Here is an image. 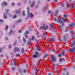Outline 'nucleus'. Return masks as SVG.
Returning <instances> with one entry per match:
<instances>
[{
    "mask_svg": "<svg viewBox=\"0 0 75 75\" xmlns=\"http://www.w3.org/2000/svg\"><path fill=\"white\" fill-rule=\"evenodd\" d=\"M20 54H16V56L17 57H20Z\"/></svg>",
    "mask_w": 75,
    "mask_h": 75,
    "instance_id": "obj_29",
    "label": "nucleus"
},
{
    "mask_svg": "<svg viewBox=\"0 0 75 75\" xmlns=\"http://www.w3.org/2000/svg\"><path fill=\"white\" fill-rule=\"evenodd\" d=\"M60 29H61V30H62V28H60Z\"/></svg>",
    "mask_w": 75,
    "mask_h": 75,
    "instance_id": "obj_64",
    "label": "nucleus"
},
{
    "mask_svg": "<svg viewBox=\"0 0 75 75\" xmlns=\"http://www.w3.org/2000/svg\"><path fill=\"white\" fill-rule=\"evenodd\" d=\"M69 73H68V72H67V75H69Z\"/></svg>",
    "mask_w": 75,
    "mask_h": 75,
    "instance_id": "obj_49",
    "label": "nucleus"
},
{
    "mask_svg": "<svg viewBox=\"0 0 75 75\" xmlns=\"http://www.w3.org/2000/svg\"><path fill=\"white\" fill-rule=\"evenodd\" d=\"M30 44V42H28V45H29Z\"/></svg>",
    "mask_w": 75,
    "mask_h": 75,
    "instance_id": "obj_31",
    "label": "nucleus"
},
{
    "mask_svg": "<svg viewBox=\"0 0 75 75\" xmlns=\"http://www.w3.org/2000/svg\"><path fill=\"white\" fill-rule=\"evenodd\" d=\"M52 60L51 61L52 62H55V61H56V59H55V58L54 57V55H52Z\"/></svg>",
    "mask_w": 75,
    "mask_h": 75,
    "instance_id": "obj_7",
    "label": "nucleus"
},
{
    "mask_svg": "<svg viewBox=\"0 0 75 75\" xmlns=\"http://www.w3.org/2000/svg\"><path fill=\"white\" fill-rule=\"evenodd\" d=\"M66 17V15H64V18H65Z\"/></svg>",
    "mask_w": 75,
    "mask_h": 75,
    "instance_id": "obj_47",
    "label": "nucleus"
},
{
    "mask_svg": "<svg viewBox=\"0 0 75 75\" xmlns=\"http://www.w3.org/2000/svg\"><path fill=\"white\" fill-rule=\"evenodd\" d=\"M41 63V59H40L38 62V63L39 64H40V63Z\"/></svg>",
    "mask_w": 75,
    "mask_h": 75,
    "instance_id": "obj_20",
    "label": "nucleus"
},
{
    "mask_svg": "<svg viewBox=\"0 0 75 75\" xmlns=\"http://www.w3.org/2000/svg\"><path fill=\"white\" fill-rule=\"evenodd\" d=\"M2 50V49L0 48V52H1V50Z\"/></svg>",
    "mask_w": 75,
    "mask_h": 75,
    "instance_id": "obj_50",
    "label": "nucleus"
},
{
    "mask_svg": "<svg viewBox=\"0 0 75 75\" xmlns=\"http://www.w3.org/2000/svg\"><path fill=\"white\" fill-rule=\"evenodd\" d=\"M13 62H16V61H15V60H14V59H13Z\"/></svg>",
    "mask_w": 75,
    "mask_h": 75,
    "instance_id": "obj_54",
    "label": "nucleus"
},
{
    "mask_svg": "<svg viewBox=\"0 0 75 75\" xmlns=\"http://www.w3.org/2000/svg\"><path fill=\"white\" fill-rule=\"evenodd\" d=\"M21 30H20L19 31H18V33H21Z\"/></svg>",
    "mask_w": 75,
    "mask_h": 75,
    "instance_id": "obj_46",
    "label": "nucleus"
},
{
    "mask_svg": "<svg viewBox=\"0 0 75 75\" xmlns=\"http://www.w3.org/2000/svg\"><path fill=\"white\" fill-rule=\"evenodd\" d=\"M35 74H37V72L35 73Z\"/></svg>",
    "mask_w": 75,
    "mask_h": 75,
    "instance_id": "obj_57",
    "label": "nucleus"
},
{
    "mask_svg": "<svg viewBox=\"0 0 75 75\" xmlns=\"http://www.w3.org/2000/svg\"><path fill=\"white\" fill-rule=\"evenodd\" d=\"M34 38L33 37H32V40H34Z\"/></svg>",
    "mask_w": 75,
    "mask_h": 75,
    "instance_id": "obj_44",
    "label": "nucleus"
},
{
    "mask_svg": "<svg viewBox=\"0 0 75 75\" xmlns=\"http://www.w3.org/2000/svg\"><path fill=\"white\" fill-rule=\"evenodd\" d=\"M6 12H8V11H9V10L7 9H6Z\"/></svg>",
    "mask_w": 75,
    "mask_h": 75,
    "instance_id": "obj_35",
    "label": "nucleus"
},
{
    "mask_svg": "<svg viewBox=\"0 0 75 75\" xmlns=\"http://www.w3.org/2000/svg\"><path fill=\"white\" fill-rule=\"evenodd\" d=\"M8 47H9V48H11V45H9Z\"/></svg>",
    "mask_w": 75,
    "mask_h": 75,
    "instance_id": "obj_45",
    "label": "nucleus"
},
{
    "mask_svg": "<svg viewBox=\"0 0 75 75\" xmlns=\"http://www.w3.org/2000/svg\"><path fill=\"white\" fill-rule=\"evenodd\" d=\"M11 69L13 71H14V70L16 69V68L14 67H12L11 68Z\"/></svg>",
    "mask_w": 75,
    "mask_h": 75,
    "instance_id": "obj_16",
    "label": "nucleus"
},
{
    "mask_svg": "<svg viewBox=\"0 0 75 75\" xmlns=\"http://www.w3.org/2000/svg\"><path fill=\"white\" fill-rule=\"evenodd\" d=\"M8 30V26H7V25H6L5 28V30Z\"/></svg>",
    "mask_w": 75,
    "mask_h": 75,
    "instance_id": "obj_23",
    "label": "nucleus"
},
{
    "mask_svg": "<svg viewBox=\"0 0 75 75\" xmlns=\"http://www.w3.org/2000/svg\"><path fill=\"white\" fill-rule=\"evenodd\" d=\"M20 3H19V4H18V5H20Z\"/></svg>",
    "mask_w": 75,
    "mask_h": 75,
    "instance_id": "obj_58",
    "label": "nucleus"
},
{
    "mask_svg": "<svg viewBox=\"0 0 75 75\" xmlns=\"http://www.w3.org/2000/svg\"><path fill=\"white\" fill-rule=\"evenodd\" d=\"M0 22H3V20L2 19H0Z\"/></svg>",
    "mask_w": 75,
    "mask_h": 75,
    "instance_id": "obj_38",
    "label": "nucleus"
},
{
    "mask_svg": "<svg viewBox=\"0 0 75 75\" xmlns=\"http://www.w3.org/2000/svg\"><path fill=\"white\" fill-rule=\"evenodd\" d=\"M23 72H24V73H25V72H26V70L25 69H23Z\"/></svg>",
    "mask_w": 75,
    "mask_h": 75,
    "instance_id": "obj_41",
    "label": "nucleus"
},
{
    "mask_svg": "<svg viewBox=\"0 0 75 75\" xmlns=\"http://www.w3.org/2000/svg\"><path fill=\"white\" fill-rule=\"evenodd\" d=\"M61 57V54H59L58 55V57Z\"/></svg>",
    "mask_w": 75,
    "mask_h": 75,
    "instance_id": "obj_22",
    "label": "nucleus"
},
{
    "mask_svg": "<svg viewBox=\"0 0 75 75\" xmlns=\"http://www.w3.org/2000/svg\"><path fill=\"white\" fill-rule=\"evenodd\" d=\"M51 27L52 28H53V29H54V25H51Z\"/></svg>",
    "mask_w": 75,
    "mask_h": 75,
    "instance_id": "obj_21",
    "label": "nucleus"
},
{
    "mask_svg": "<svg viewBox=\"0 0 75 75\" xmlns=\"http://www.w3.org/2000/svg\"><path fill=\"white\" fill-rule=\"evenodd\" d=\"M21 21H22L21 19H20L18 21V23L19 22H21Z\"/></svg>",
    "mask_w": 75,
    "mask_h": 75,
    "instance_id": "obj_33",
    "label": "nucleus"
},
{
    "mask_svg": "<svg viewBox=\"0 0 75 75\" xmlns=\"http://www.w3.org/2000/svg\"><path fill=\"white\" fill-rule=\"evenodd\" d=\"M70 33H71V34H73V33H74L73 32V31H72V30H71L70 31Z\"/></svg>",
    "mask_w": 75,
    "mask_h": 75,
    "instance_id": "obj_40",
    "label": "nucleus"
},
{
    "mask_svg": "<svg viewBox=\"0 0 75 75\" xmlns=\"http://www.w3.org/2000/svg\"><path fill=\"white\" fill-rule=\"evenodd\" d=\"M58 23H59L62 26H64V23H63V22L61 19H58Z\"/></svg>",
    "mask_w": 75,
    "mask_h": 75,
    "instance_id": "obj_3",
    "label": "nucleus"
},
{
    "mask_svg": "<svg viewBox=\"0 0 75 75\" xmlns=\"http://www.w3.org/2000/svg\"><path fill=\"white\" fill-rule=\"evenodd\" d=\"M66 28H67L68 29V27H67Z\"/></svg>",
    "mask_w": 75,
    "mask_h": 75,
    "instance_id": "obj_63",
    "label": "nucleus"
},
{
    "mask_svg": "<svg viewBox=\"0 0 75 75\" xmlns=\"http://www.w3.org/2000/svg\"><path fill=\"white\" fill-rule=\"evenodd\" d=\"M20 10L21 9L20 8L19 10V11H16V13H20Z\"/></svg>",
    "mask_w": 75,
    "mask_h": 75,
    "instance_id": "obj_15",
    "label": "nucleus"
},
{
    "mask_svg": "<svg viewBox=\"0 0 75 75\" xmlns=\"http://www.w3.org/2000/svg\"><path fill=\"white\" fill-rule=\"evenodd\" d=\"M48 75H50L51 74H50V73H49V74H48Z\"/></svg>",
    "mask_w": 75,
    "mask_h": 75,
    "instance_id": "obj_62",
    "label": "nucleus"
},
{
    "mask_svg": "<svg viewBox=\"0 0 75 75\" xmlns=\"http://www.w3.org/2000/svg\"><path fill=\"white\" fill-rule=\"evenodd\" d=\"M53 14L54 16H57L58 14V10H57L56 11L54 12Z\"/></svg>",
    "mask_w": 75,
    "mask_h": 75,
    "instance_id": "obj_9",
    "label": "nucleus"
},
{
    "mask_svg": "<svg viewBox=\"0 0 75 75\" xmlns=\"http://www.w3.org/2000/svg\"><path fill=\"white\" fill-rule=\"evenodd\" d=\"M59 61L60 62H61L62 61V60L60 59H59Z\"/></svg>",
    "mask_w": 75,
    "mask_h": 75,
    "instance_id": "obj_28",
    "label": "nucleus"
},
{
    "mask_svg": "<svg viewBox=\"0 0 75 75\" xmlns=\"http://www.w3.org/2000/svg\"><path fill=\"white\" fill-rule=\"evenodd\" d=\"M62 20H63V21H64V22L66 23V22L67 21V19H64V18H62Z\"/></svg>",
    "mask_w": 75,
    "mask_h": 75,
    "instance_id": "obj_13",
    "label": "nucleus"
},
{
    "mask_svg": "<svg viewBox=\"0 0 75 75\" xmlns=\"http://www.w3.org/2000/svg\"><path fill=\"white\" fill-rule=\"evenodd\" d=\"M35 71H36V72H38V69H36Z\"/></svg>",
    "mask_w": 75,
    "mask_h": 75,
    "instance_id": "obj_36",
    "label": "nucleus"
},
{
    "mask_svg": "<svg viewBox=\"0 0 75 75\" xmlns=\"http://www.w3.org/2000/svg\"><path fill=\"white\" fill-rule=\"evenodd\" d=\"M12 6H14V3L13 2L12 3Z\"/></svg>",
    "mask_w": 75,
    "mask_h": 75,
    "instance_id": "obj_32",
    "label": "nucleus"
},
{
    "mask_svg": "<svg viewBox=\"0 0 75 75\" xmlns=\"http://www.w3.org/2000/svg\"><path fill=\"white\" fill-rule=\"evenodd\" d=\"M47 32H46L45 33H44L43 34V35H44V36H46V35H47Z\"/></svg>",
    "mask_w": 75,
    "mask_h": 75,
    "instance_id": "obj_18",
    "label": "nucleus"
},
{
    "mask_svg": "<svg viewBox=\"0 0 75 75\" xmlns=\"http://www.w3.org/2000/svg\"><path fill=\"white\" fill-rule=\"evenodd\" d=\"M10 54H13V53L12 52H11Z\"/></svg>",
    "mask_w": 75,
    "mask_h": 75,
    "instance_id": "obj_55",
    "label": "nucleus"
},
{
    "mask_svg": "<svg viewBox=\"0 0 75 75\" xmlns=\"http://www.w3.org/2000/svg\"><path fill=\"white\" fill-rule=\"evenodd\" d=\"M63 75H65V73H63Z\"/></svg>",
    "mask_w": 75,
    "mask_h": 75,
    "instance_id": "obj_61",
    "label": "nucleus"
},
{
    "mask_svg": "<svg viewBox=\"0 0 75 75\" xmlns=\"http://www.w3.org/2000/svg\"><path fill=\"white\" fill-rule=\"evenodd\" d=\"M68 31V30H66V31Z\"/></svg>",
    "mask_w": 75,
    "mask_h": 75,
    "instance_id": "obj_59",
    "label": "nucleus"
},
{
    "mask_svg": "<svg viewBox=\"0 0 75 75\" xmlns=\"http://www.w3.org/2000/svg\"><path fill=\"white\" fill-rule=\"evenodd\" d=\"M44 26H45V24H43L42 27L41 26L40 27V28H41V29H42L43 28L44 30H47V29L48 28V26L45 25V28L44 27Z\"/></svg>",
    "mask_w": 75,
    "mask_h": 75,
    "instance_id": "obj_4",
    "label": "nucleus"
},
{
    "mask_svg": "<svg viewBox=\"0 0 75 75\" xmlns=\"http://www.w3.org/2000/svg\"><path fill=\"white\" fill-rule=\"evenodd\" d=\"M27 11L28 12V16L26 18V20L27 19V18H28L30 17L33 18V16H34V15L33 14L31 13H29V12H28V10H29V7H27Z\"/></svg>",
    "mask_w": 75,
    "mask_h": 75,
    "instance_id": "obj_2",
    "label": "nucleus"
},
{
    "mask_svg": "<svg viewBox=\"0 0 75 75\" xmlns=\"http://www.w3.org/2000/svg\"><path fill=\"white\" fill-rule=\"evenodd\" d=\"M29 28H30L29 31H31L32 28L31 27H29Z\"/></svg>",
    "mask_w": 75,
    "mask_h": 75,
    "instance_id": "obj_43",
    "label": "nucleus"
},
{
    "mask_svg": "<svg viewBox=\"0 0 75 75\" xmlns=\"http://www.w3.org/2000/svg\"><path fill=\"white\" fill-rule=\"evenodd\" d=\"M30 3H31V1H29V3H28L29 4H30Z\"/></svg>",
    "mask_w": 75,
    "mask_h": 75,
    "instance_id": "obj_53",
    "label": "nucleus"
},
{
    "mask_svg": "<svg viewBox=\"0 0 75 75\" xmlns=\"http://www.w3.org/2000/svg\"><path fill=\"white\" fill-rule=\"evenodd\" d=\"M52 51L53 52L55 53V49H53L52 50Z\"/></svg>",
    "mask_w": 75,
    "mask_h": 75,
    "instance_id": "obj_26",
    "label": "nucleus"
},
{
    "mask_svg": "<svg viewBox=\"0 0 75 75\" xmlns=\"http://www.w3.org/2000/svg\"><path fill=\"white\" fill-rule=\"evenodd\" d=\"M35 54H33L32 56V57L33 59L36 58H37L38 57L39 58V57H40V56L41 55V54H38V52H35Z\"/></svg>",
    "mask_w": 75,
    "mask_h": 75,
    "instance_id": "obj_1",
    "label": "nucleus"
},
{
    "mask_svg": "<svg viewBox=\"0 0 75 75\" xmlns=\"http://www.w3.org/2000/svg\"><path fill=\"white\" fill-rule=\"evenodd\" d=\"M1 57H3V55L1 54L0 56Z\"/></svg>",
    "mask_w": 75,
    "mask_h": 75,
    "instance_id": "obj_48",
    "label": "nucleus"
},
{
    "mask_svg": "<svg viewBox=\"0 0 75 75\" xmlns=\"http://www.w3.org/2000/svg\"><path fill=\"white\" fill-rule=\"evenodd\" d=\"M65 53V51L64 50H62V55H63V56H64L65 57V54H64Z\"/></svg>",
    "mask_w": 75,
    "mask_h": 75,
    "instance_id": "obj_10",
    "label": "nucleus"
},
{
    "mask_svg": "<svg viewBox=\"0 0 75 75\" xmlns=\"http://www.w3.org/2000/svg\"><path fill=\"white\" fill-rule=\"evenodd\" d=\"M52 40H53V39L52 38L49 40V41H52Z\"/></svg>",
    "mask_w": 75,
    "mask_h": 75,
    "instance_id": "obj_25",
    "label": "nucleus"
},
{
    "mask_svg": "<svg viewBox=\"0 0 75 75\" xmlns=\"http://www.w3.org/2000/svg\"><path fill=\"white\" fill-rule=\"evenodd\" d=\"M66 3H67L66 4V7L67 9H68V10H70V9H71V6H70V5L69 4V3L67 2Z\"/></svg>",
    "mask_w": 75,
    "mask_h": 75,
    "instance_id": "obj_8",
    "label": "nucleus"
},
{
    "mask_svg": "<svg viewBox=\"0 0 75 75\" xmlns=\"http://www.w3.org/2000/svg\"><path fill=\"white\" fill-rule=\"evenodd\" d=\"M35 4V2H34L32 3V4L31 5V7H34V6Z\"/></svg>",
    "mask_w": 75,
    "mask_h": 75,
    "instance_id": "obj_14",
    "label": "nucleus"
},
{
    "mask_svg": "<svg viewBox=\"0 0 75 75\" xmlns=\"http://www.w3.org/2000/svg\"><path fill=\"white\" fill-rule=\"evenodd\" d=\"M28 31L27 30H26L25 32V37L26 38H27L28 37V36L27 35H26V34H28Z\"/></svg>",
    "mask_w": 75,
    "mask_h": 75,
    "instance_id": "obj_12",
    "label": "nucleus"
},
{
    "mask_svg": "<svg viewBox=\"0 0 75 75\" xmlns=\"http://www.w3.org/2000/svg\"><path fill=\"white\" fill-rule=\"evenodd\" d=\"M48 14H51V11H49L48 12Z\"/></svg>",
    "mask_w": 75,
    "mask_h": 75,
    "instance_id": "obj_37",
    "label": "nucleus"
},
{
    "mask_svg": "<svg viewBox=\"0 0 75 75\" xmlns=\"http://www.w3.org/2000/svg\"><path fill=\"white\" fill-rule=\"evenodd\" d=\"M25 12V11H23V16H25V13H24Z\"/></svg>",
    "mask_w": 75,
    "mask_h": 75,
    "instance_id": "obj_27",
    "label": "nucleus"
},
{
    "mask_svg": "<svg viewBox=\"0 0 75 75\" xmlns=\"http://www.w3.org/2000/svg\"><path fill=\"white\" fill-rule=\"evenodd\" d=\"M14 50L15 51H16V52H19L20 51V49L18 47H16L14 48Z\"/></svg>",
    "mask_w": 75,
    "mask_h": 75,
    "instance_id": "obj_6",
    "label": "nucleus"
},
{
    "mask_svg": "<svg viewBox=\"0 0 75 75\" xmlns=\"http://www.w3.org/2000/svg\"><path fill=\"white\" fill-rule=\"evenodd\" d=\"M45 11V9H43V11Z\"/></svg>",
    "mask_w": 75,
    "mask_h": 75,
    "instance_id": "obj_60",
    "label": "nucleus"
},
{
    "mask_svg": "<svg viewBox=\"0 0 75 75\" xmlns=\"http://www.w3.org/2000/svg\"><path fill=\"white\" fill-rule=\"evenodd\" d=\"M38 51H40V48L39 47H38Z\"/></svg>",
    "mask_w": 75,
    "mask_h": 75,
    "instance_id": "obj_39",
    "label": "nucleus"
},
{
    "mask_svg": "<svg viewBox=\"0 0 75 75\" xmlns=\"http://www.w3.org/2000/svg\"><path fill=\"white\" fill-rule=\"evenodd\" d=\"M23 42H24L25 43V39H23Z\"/></svg>",
    "mask_w": 75,
    "mask_h": 75,
    "instance_id": "obj_34",
    "label": "nucleus"
},
{
    "mask_svg": "<svg viewBox=\"0 0 75 75\" xmlns=\"http://www.w3.org/2000/svg\"><path fill=\"white\" fill-rule=\"evenodd\" d=\"M14 65L15 66H16V65H17V63L16 62H15L14 63Z\"/></svg>",
    "mask_w": 75,
    "mask_h": 75,
    "instance_id": "obj_30",
    "label": "nucleus"
},
{
    "mask_svg": "<svg viewBox=\"0 0 75 75\" xmlns=\"http://www.w3.org/2000/svg\"><path fill=\"white\" fill-rule=\"evenodd\" d=\"M4 5L5 6H7V3L6 2L4 1Z\"/></svg>",
    "mask_w": 75,
    "mask_h": 75,
    "instance_id": "obj_17",
    "label": "nucleus"
},
{
    "mask_svg": "<svg viewBox=\"0 0 75 75\" xmlns=\"http://www.w3.org/2000/svg\"><path fill=\"white\" fill-rule=\"evenodd\" d=\"M54 21H57V19H56V18H54Z\"/></svg>",
    "mask_w": 75,
    "mask_h": 75,
    "instance_id": "obj_51",
    "label": "nucleus"
},
{
    "mask_svg": "<svg viewBox=\"0 0 75 75\" xmlns=\"http://www.w3.org/2000/svg\"><path fill=\"white\" fill-rule=\"evenodd\" d=\"M26 68H29L30 67V66H29V65H28V64H26Z\"/></svg>",
    "mask_w": 75,
    "mask_h": 75,
    "instance_id": "obj_19",
    "label": "nucleus"
},
{
    "mask_svg": "<svg viewBox=\"0 0 75 75\" xmlns=\"http://www.w3.org/2000/svg\"><path fill=\"white\" fill-rule=\"evenodd\" d=\"M7 15H9L10 17H11L12 16H11V15H10V14H8L7 13H6L4 14V18L5 19H6L7 18V17L6 16H7Z\"/></svg>",
    "mask_w": 75,
    "mask_h": 75,
    "instance_id": "obj_5",
    "label": "nucleus"
},
{
    "mask_svg": "<svg viewBox=\"0 0 75 75\" xmlns=\"http://www.w3.org/2000/svg\"><path fill=\"white\" fill-rule=\"evenodd\" d=\"M62 60H63V61H65V59H64L63 58Z\"/></svg>",
    "mask_w": 75,
    "mask_h": 75,
    "instance_id": "obj_56",
    "label": "nucleus"
},
{
    "mask_svg": "<svg viewBox=\"0 0 75 75\" xmlns=\"http://www.w3.org/2000/svg\"><path fill=\"white\" fill-rule=\"evenodd\" d=\"M21 51L22 54H23V53H24L25 51H24V48L22 47L21 48Z\"/></svg>",
    "mask_w": 75,
    "mask_h": 75,
    "instance_id": "obj_11",
    "label": "nucleus"
},
{
    "mask_svg": "<svg viewBox=\"0 0 75 75\" xmlns=\"http://www.w3.org/2000/svg\"><path fill=\"white\" fill-rule=\"evenodd\" d=\"M5 39H6V40H8V38H7V37L5 38Z\"/></svg>",
    "mask_w": 75,
    "mask_h": 75,
    "instance_id": "obj_52",
    "label": "nucleus"
},
{
    "mask_svg": "<svg viewBox=\"0 0 75 75\" xmlns=\"http://www.w3.org/2000/svg\"><path fill=\"white\" fill-rule=\"evenodd\" d=\"M12 33V30H11L10 31V33Z\"/></svg>",
    "mask_w": 75,
    "mask_h": 75,
    "instance_id": "obj_42",
    "label": "nucleus"
},
{
    "mask_svg": "<svg viewBox=\"0 0 75 75\" xmlns=\"http://www.w3.org/2000/svg\"><path fill=\"white\" fill-rule=\"evenodd\" d=\"M17 17V16L16 15H14L13 17V18L14 19L16 18Z\"/></svg>",
    "mask_w": 75,
    "mask_h": 75,
    "instance_id": "obj_24",
    "label": "nucleus"
}]
</instances>
